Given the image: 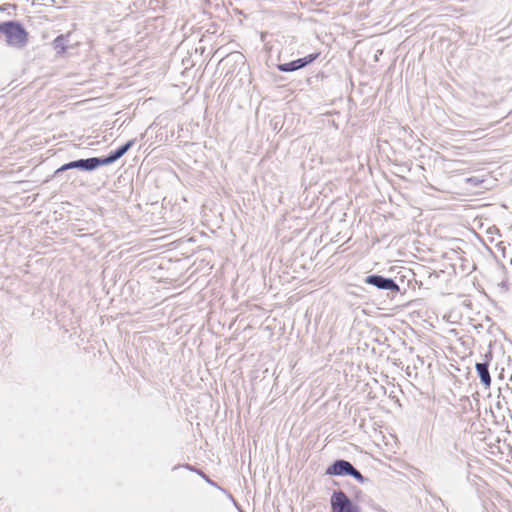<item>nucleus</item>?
Masks as SVG:
<instances>
[{"mask_svg":"<svg viewBox=\"0 0 512 512\" xmlns=\"http://www.w3.org/2000/svg\"><path fill=\"white\" fill-rule=\"evenodd\" d=\"M0 33L5 35L6 43L15 48H23L27 44V32L16 21H7L0 24Z\"/></svg>","mask_w":512,"mask_h":512,"instance_id":"f257e3e1","label":"nucleus"},{"mask_svg":"<svg viewBox=\"0 0 512 512\" xmlns=\"http://www.w3.org/2000/svg\"><path fill=\"white\" fill-rule=\"evenodd\" d=\"M332 512H359L358 507L352 503L343 491H335L331 496Z\"/></svg>","mask_w":512,"mask_h":512,"instance_id":"f03ea898","label":"nucleus"},{"mask_svg":"<svg viewBox=\"0 0 512 512\" xmlns=\"http://www.w3.org/2000/svg\"><path fill=\"white\" fill-rule=\"evenodd\" d=\"M98 167H100L99 157L79 159L62 165L55 171V175H58L59 173L69 169H82L85 171H92L97 169Z\"/></svg>","mask_w":512,"mask_h":512,"instance_id":"7ed1b4c3","label":"nucleus"},{"mask_svg":"<svg viewBox=\"0 0 512 512\" xmlns=\"http://www.w3.org/2000/svg\"><path fill=\"white\" fill-rule=\"evenodd\" d=\"M365 283L373 285L381 290H389L393 292H399L400 288L398 284L391 278H386L381 275H369L365 278Z\"/></svg>","mask_w":512,"mask_h":512,"instance_id":"20e7f679","label":"nucleus"},{"mask_svg":"<svg viewBox=\"0 0 512 512\" xmlns=\"http://www.w3.org/2000/svg\"><path fill=\"white\" fill-rule=\"evenodd\" d=\"M318 56H319L318 53L310 54L304 58H299L297 60H294V61H291L288 63L279 64L277 66V68L281 72H293V71L299 70V69L305 67L306 65L312 63L314 60L317 59Z\"/></svg>","mask_w":512,"mask_h":512,"instance_id":"39448f33","label":"nucleus"},{"mask_svg":"<svg viewBox=\"0 0 512 512\" xmlns=\"http://www.w3.org/2000/svg\"><path fill=\"white\" fill-rule=\"evenodd\" d=\"M136 139H131L124 145L114 151H111L106 157H99L100 166L109 165L120 159L135 144Z\"/></svg>","mask_w":512,"mask_h":512,"instance_id":"423d86ee","label":"nucleus"},{"mask_svg":"<svg viewBox=\"0 0 512 512\" xmlns=\"http://www.w3.org/2000/svg\"><path fill=\"white\" fill-rule=\"evenodd\" d=\"M353 465L346 460H336L326 471L328 475H349Z\"/></svg>","mask_w":512,"mask_h":512,"instance_id":"0eeeda50","label":"nucleus"},{"mask_svg":"<svg viewBox=\"0 0 512 512\" xmlns=\"http://www.w3.org/2000/svg\"><path fill=\"white\" fill-rule=\"evenodd\" d=\"M476 371L480 378L481 383L487 388L491 385V376L489 373V363L481 362L476 363Z\"/></svg>","mask_w":512,"mask_h":512,"instance_id":"6e6552de","label":"nucleus"},{"mask_svg":"<svg viewBox=\"0 0 512 512\" xmlns=\"http://www.w3.org/2000/svg\"><path fill=\"white\" fill-rule=\"evenodd\" d=\"M67 36L60 35L53 41L54 49L57 51V53H64L66 50V38Z\"/></svg>","mask_w":512,"mask_h":512,"instance_id":"1a4fd4ad","label":"nucleus"},{"mask_svg":"<svg viewBox=\"0 0 512 512\" xmlns=\"http://www.w3.org/2000/svg\"><path fill=\"white\" fill-rule=\"evenodd\" d=\"M350 476L358 480L359 482L363 483L366 479L363 477V475L353 466L350 471Z\"/></svg>","mask_w":512,"mask_h":512,"instance_id":"9d476101","label":"nucleus"},{"mask_svg":"<svg viewBox=\"0 0 512 512\" xmlns=\"http://www.w3.org/2000/svg\"><path fill=\"white\" fill-rule=\"evenodd\" d=\"M467 183H470L471 185L473 186H477L479 185L482 181L479 180V178L477 177H470V178H467Z\"/></svg>","mask_w":512,"mask_h":512,"instance_id":"9b49d317","label":"nucleus"}]
</instances>
